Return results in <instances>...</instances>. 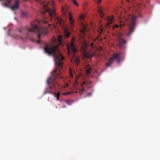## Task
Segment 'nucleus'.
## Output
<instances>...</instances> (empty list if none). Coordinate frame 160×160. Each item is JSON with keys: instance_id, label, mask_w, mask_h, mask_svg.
<instances>
[{"instance_id": "1", "label": "nucleus", "mask_w": 160, "mask_h": 160, "mask_svg": "<svg viewBox=\"0 0 160 160\" xmlns=\"http://www.w3.org/2000/svg\"><path fill=\"white\" fill-rule=\"evenodd\" d=\"M63 37L62 35L59 36L57 40H55L54 42H57L58 45H52L51 47H46L44 48L45 52L48 55H52L53 56L56 68L54 70L51 77L49 78L47 80V83L48 85L43 92V94H52L57 98V100H59V98L60 94L59 92L57 94L55 91L59 87L58 81L62 78L61 76V70L63 65L62 61L64 59V57L58 49L59 45H61L62 43Z\"/></svg>"}, {"instance_id": "2", "label": "nucleus", "mask_w": 160, "mask_h": 160, "mask_svg": "<svg viewBox=\"0 0 160 160\" xmlns=\"http://www.w3.org/2000/svg\"><path fill=\"white\" fill-rule=\"evenodd\" d=\"M30 27L29 26L23 27L17 31L19 34H15L13 36V38L17 39L28 40L32 38L33 33L38 34V37H41L40 34H46L47 31V28L41 26L39 21L35 20L32 22Z\"/></svg>"}, {"instance_id": "3", "label": "nucleus", "mask_w": 160, "mask_h": 160, "mask_svg": "<svg viewBox=\"0 0 160 160\" xmlns=\"http://www.w3.org/2000/svg\"><path fill=\"white\" fill-rule=\"evenodd\" d=\"M40 4V11L43 17V23L47 24L53 20L57 24L63 26V21L60 17L56 16L53 7L54 2H48L43 0H36Z\"/></svg>"}, {"instance_id": "4", "label": "nucleus", "mask_w": 160, "mask_h": 160, "mask_svg": "<svg viewBox=\"0 0 160 160\" xmlns=\"http://www.w3.org/2000/svg\"><path fill=\"white\" fill-rule=\"evenodd\" d=\"M137 17L134 15H129L125 18L124 20L128 23L129 29L127 35L129 36L133 32L135 29L136 19Z\"/></svg>"}, {"instance_id": "5", "label": "nucleus", "mask_w": 160, "mask_h": 160, "mask_svg": "<svg viewBox=\"0 0 160 160\" xmlns=\"http://www.w3.org/2000/svg\"><path fill=\"white\" fill-rule=\"evenodd\" d=\"M75 40V37H72L70 45H67L68 52L69 55H70L71 53H72L74 56L77 52V49L74 45V42Z\"/></svg>"}, {"instance_id": "6", "label": "nucleus", "mask_w": 160, "mask_h": 160, "mask_svg": "<svg viewBox=\"0 0 160 160\" xmlns=\"http://www.w3.org/2000/svg\"><path fill=\"white\" fill-rule=\"evenodd\" d=\"M77 79H76V82L74 84V88L76 90V91L79 90V93L80 94H82L84 92L85 89L84 88V86H87L88 83H87L85 82H83L82 84H81L79 85L77 83Z\"/></svg>"}, {"instance_id": "7", "label": "nucleus", "mask_w": 160, "mask_h": 160, "mask_svg": "<svg viewBox=\"0 0 160 160\" xmlns=\"http://www.w3.org/2000/svg\"><path fill=\"white\" fill-rule=\"evenodd\" d=\"M121 56V53L119 52H117L114 54L111 58H112V59L113 60L114 59H115L118 62H119L120 61Z\"/></svg>"}, {"instance_id": "8", "label": "nucleus", "mask_w": 160, "mask_h": 160, "mask_svg": "<svg viewBox=\"0 0 160 160\" xmlns=\"http://www.w3.org/2000/svg\"><path fill=\"white\" fill-rule=\"evenodd\" d=\"M118 45L120 48H123L124 44L126 43V41L123 40L120 36L118 37Z\"/></svg>"}, {"instance_id": "9", "label": "nucleus", "mask_w": 160, "mask_h": 160, "mask_svg": "<svg viewBox=\"0 0 160 160\" xmlns=\"http://www.w3.org/2000/svg\"><path fill=\"white\" fill-rule=\"evenodd\" d=\"M71 62L78 66L79 63V59L78 57L73 56L71 59Z\"/></svg>"}, {"instance_id": "10", "label": "nucleus", "mask_w": 160, "mask_h": 160, "mask_svg": "<svg viewBox=\"0 0 160 160\" xmlns=\"http://www.w3.org/2000/svg\"><path fill=\"white\" fill-rule=\"evenodd\" d=\"M68 19L69 21L70 27L71 28H72L74 25L73 24V20L72 18V16L71 13L70 12L69 13L68 15Z\"/></svg>"}, {"instance_id": "11", "label": "nucleus", "mask_w": 160, "mask_h": 160, "mask_svg": "<svg viewBox=\"0 0 160 160\" xmlns=\"http://www.w3.org/2000/svg\"><path fill=\"white\" fill-rule=\"evenodd\" d=\"M87 49V45L84 44V45L83 47H82V50L83 51V54H84V56L87 58H88L89 57L88 53L87 51H86Z\"/></svg>"}, {"instance_id": "12", "label": "nucleus", "mask_w": 160, "mask_h": 160, "mask_svg": "<svg viewBox=\"0 0 160 160\" xmlns=\"http://www.w3.org/2000/svg\"><path fill=\"white\" fill-rule=\"evenodd\" d=\"M19 2L18 0H16L15 3L11 7V9L12 10H14L19 8Z\"/></svg>"}, {"instance_id": "13", "label": "nucleus", "mask_w": 160, "mask_h": 160, "mask_svg": "<svg viewBox=\"0 0 160 160\" xmlns=\"http://www.w3.org/2000/svg\"><path fill=\"white\" fill-rule=\"evenodd\" d=\"M68 9V7L67 6L65 5L62 7L61 10L62 13L63 15L66 16L67 15Z\"/></svg>"}, {"instance_id": "14", "label": "nucleus", "mask_w": 160, "mask_h": 160, "mask_svg": "<svg viewBox=\"0 0 160 160\" xmlns=\"http://www.w3.org/2000/svg\"><path fill=\"white\" fill-rule=\"evenodd\" d=\"M98 11L99 13L101 18H102L104 15V13L103 12V10L102 8L100 6H99L98 8Z\"/></svg>"}, {"instance_id": "15", "label": "nucleus", "mask_w": 160, "mask_h": 160, "mask_svg": "<svg viewBox=\"0 0 160 160\" xmlns=\"http://www.w3.org/2000/svg\"><path fill=\"white\" fill-rule=\"evenodd\" d=\"M108 22L107 23V25H109L112 23L113 22V17H108L107 18Z\"/></svg>"}, {"instance_id": "16", "label": "nucleus", "mask_w": 160, "mask_h": 160, "mask_svg": "<svg viewBox=\"0 0 160 160\" xmlns=\"http://www.w3.org/2000/svg\"><path fill=\"white\" fill-rule=\"evenodd\" d=\"M64 36L66 38H68L69 37L70 33L68 32L66 29H64Z\"/></svg>"}, {"instance_id": "17", "label": "nucleus", "mask_w": 160, "mask_h": 160, "mask_svg": "<svg viewBox=\"0 0 160 160\" xmlns=\"http://www.w3.org/2000/svg\"><path fill=\"white\" fill-rule=\"evenodd\" d=\"M113 61L114 60L112 59V58H111L109 60L108 62L106 64V67L107 68L110 66L113 63Z\"/></svg>"}, {"instance_id": "18", "label": "nucleus", "mask_w": 160, "mask_h": 160, "mask_svg": "<svg viewBox=\"0 0 160 160\" xmlns=\"http://www.w3.org/2000/svg\"><path fill=\"white\" fill-rule=\"evenodd\" d=\"M73 73L74 72H73L71 68L69 69V77L71 78H72L73 77Z\"/></svg>"}, {"instance_id": "19", "label": "nucleus", "mask_w": 160, "mask_h": 160, "mask_svg": "<svg viewBox=\"0 0 160 160\" xmlns=\"http://www.w3.org/2000/svg\"><path fill=\"white\" fill-rule=\"evenodd\" d=\"M2 0H0V1H1ZM5 4V6L6 7H8V4H10L11 2V0H4Z\"/></svg>"}, {"instance_id": "20", "label": "nucleus", "mask_w": 160, "mask_h": 160, "mask_svg": "<svg viewBox=\"0 0 160 160\" xmlns=\"http://www.w3.org/2000/svg\"><path fill=\"white\" fill-rule=\"evenodd\" d=\"M78 92V91H71V92H65L63 93V95H67L68 94H70L73 93H77Z\"/></svg>"}, {"instance_id": "21", "label": "nucleus", "mask_w": 160, "mask_h": 160, "mask_svg": "<svg viewBox=\"0 0 160 160\" xmlns=\"http://www.w3.org/2000/svg\"><path fill=\"white\" fill-rule=\"evenodd\" d=\"M92 71V69L91 68H89L86 70V74L88 75L90 74L91 72Z\"/></svg>"}, {"instance_id": "22", "label": "nucleus", "mask_w": 160, "mask_h": 160, "mask_svg": "<svg viewBox=\"0 0 160 160\" xmlns=\"http://www.w3.org/2000/svg\"><path fill=\"white\" fill-rule=\"evenodd\" d=\"M141 2H142V3H144L145 2L147 3H149V0H140Z\"/></svg>"}, {"instance_id": "23", "label": "nucleus", "mask_w": 160, "mask_h": 160, "mask_svg": "<svg viewBox=\"0 0 160 160\" xmlns=\"http://www.w3.org/2000/svg\"><path fill=\"white\" fill-rule=\"evenodd\" d=\"M72 0V2H73V4L76 5L77 6H78V4L76 2V1H75V0Z\"/></svg>"}, {"instance_id": "24", "label": "nucleus", "mask_w": 160, "mask_h": 160, "mask_svg": "<svg viewBox=\"0 0 160 160\" xmlns=\"http://www.w3.org/2000/svg\"><path fill=\"white\" fill-rule=\"evenodd\" d=\"M66 102L69 105L71 104V101L70 100H67L66 101Z\"/></svg>"}, {"instance_id": "25", "label": "nucleus", "mask_w": 160, "mask_h": 160, "mask_svg": "<svg viewBox=\"0 0 160 160\" xmlns=\"http://www.w3.org/2000/svg\"><path fill=\"white\" fill-rule=\"evenodd\" d=\"M80 19L81 20H82L84 18L85 16L84 15H81L80 17Z\"/></svg>"}, {"instance_id": "26", "label": "nucleus", "mask_w": 160, "mask_h": 160, "mask_svg": "<svg viewBox=\"0 0 160 160\" xmlns=\"http://www.w3.org/2000/svg\"><path fill=\"white\" fill-rule=\"evenodd\" d=\"M95 0L96 1V2L98 4L100 3L102 1V0Z\"/></svg>"}, {"instance_id": "27", "label": "nucleus", "mask_w": 160, "mask_h": 160, "mask_svg": "<svg viewBox=\"0 0 160 160\" xmlns=\"http://www.w3.org/2000/svg\"><path fill=\"white\" fill-rule=\"evenodd\" d=\"M93 45H94V43H93L92 42L90 45V46L91 47V48H94V47H93Z\"/></svg>"}, {"instance_id": "28", "label": "nucleus", "mask_w": 160, "mask_h": 160, "mask_svg": "<svg viewBox=\"0 0 160 160\" xmlns=\"http://www.w3.org/2000/svg\"><path fill=\"white\" fill-rule=\"evenodd\" d=\"M121 24H120V25L119 26L118 25H115V27H116V28H118V27H119V26H120V27L121 28Z\"/></svg>"}, {"instance_id": "29", "label": "nucleus", "mask_w": 160, "mask_h": 160, "mask_svg": "<svg viewBox=\"0 0 160 160\" xmlns=\"http://www.w3.org/2000/svg\"><path fill=\"white\" fill-rule=\"evenodd\" d=\"M22 14L23 16H25V15H26V14H25V12H22Z\"/></svg>"}, {"instance_id": "30", "label": "nucleus", "mask_w": 160, "mask_h": 160, "mask_svg": "<svg viewBox=\"0 0 160 160\" xmlns=\"http://www.w3.org/2000/svg\"><path fill=\"white\" fill-rule=\"evenodd\" d=\"M138 16H139V17H142V15H141V14L139 13V14H138Z\"/></svg>"}, {"instance_id": "31", "label": "nucleus", "mask_w": 160, "mask_h": 160, "mask_svg": "<svg viewBox=\"0 0 160 160\" xmlns=\"http://www.w3.org/2000/svg\"><path fill=\"white\" fill-rule=\"evenodd\" d=\"M100 31H101V33H102L103 32V30L102 29H100Z\"/></svg>"}, {"instance_id": "32", "label": "nucleus", "mask_w": 160, "mask_h": 160, "mask_svg": "<svg viewBox=\"0 0 160 160\" xmlns=\"http://www.w3.org/2000/svg\"><path fill=\"white\" fill-rule=\"evenodd\" d=\"M37 42H38V43H40V41H39V40H38V41H37Z\"/></svg>"}, {"instance_id": "33", "label": "nucleus", "mask_w": 160, "mask_h": 160, "mask_svg": "<svg viewBox=\"0 0 160 160\" xmlns=\"http://www.w3.org/2000/svg\"><path fill=\"white\" fill-rule=\"evenodd\" d=\"M87 94H88V95H91V93H87Z\"/></svg>"}, {"instance_id": "34", "label": "nucleus", "mask_w": 160, "mask_h": 160, "mask_svg": "<svg viewBox=\"0 0 160 160\" xmlns=\"http://www.w3.org/2000/svg\"><path fill=\"white\" fill-rule=\"evenodd\" d=\"M127 1H128V2H129V0H127Z\"/></svg>"}, {"instance_id": "35", "label": "nucleus", "mask_w": 160, "mask_h": 160, "mask_svg": "<svg viewBox=\"0 0 160 160\" xmlns=\"http://www.w3.org/2000/svg\"><path fill=\"white\" fill-rule=\"evenodd\" d=\"M58 1H61L62 0H58Z\"/></svg>"}, {"instance_id": "36", "label": "nucleus", "mask_w": 160, "mask_h": 160, "mask_svg": "<svg viewBox=\"0 0 160 160\" xmlns=\"http://www.w3.org/2000/svg\"><path fill=\"white\" fill-rule=\"evenodd\" d=\"M48 25H50V24H48Z\"/></svg>"}]
</instances>
